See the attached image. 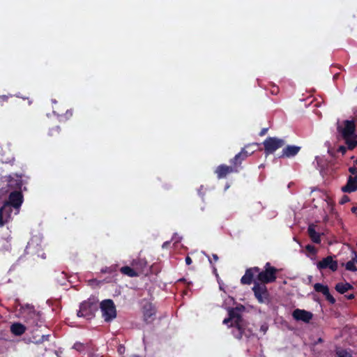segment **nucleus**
I'll use <instances>...</instances> for the list:
<instances>
[{
    "label": "nucleus",
    "instance_id": "2f4dec72",
    "mask_svg": "<svg viewBox=\"0 0 357 357\" xmlns=\"http://www.w3.org/2000/svg\"><path fill=\"white\" fill-rule=\"evenodd\" d=\"M349 172L351 173L354 176H357V167L355 165L349 167Z\"/></svg>",
    "mask_w": 357,
    "mask_h": 357
},
{
    "label": "nucleus",
    "instance_id": "4468645a",
    "mask_svg": "<svg viewBox=\"0 0 357 357\" xmlns=\"http://www.w3.org/2000/svg\"><path fill=\"white\" fill-rule=\"evenodd\" d=\"M155 313V307L151 303H148L144 305V320L146 324H151L154 321Z\"/></svg>",
    "mask_w": 357,
    "mask_h": 357
},
{
    "label": "nucleus",
    "instance_id": "7c9ffc66",
    "mask_svg": "<svg viewBox=\"0 0 357 357\" xmlns=\"http://www.w3.org/2000/svg\"><path fill=\"white\" fill-rule=\"evenodd\" d=\"M8 96L6 95L0 96V106H3L4 102H7L8 100Z\"/></svg>",
    "mask_w": 357,
    "mask_h": 357
},
{
    "label": "nucleus",
    "instance_id": "f8f14e48",
    "mask_svg": "<svg viewBox=\"0 0 357 357\" xmlns=\"http://www.w3.org/2000/svg\"><path fill=\"white\" fill-rule=\"evenodd\" d=\"M317 266L320 271L328 268L333 272H335L337 270L338 264L337 261L333 260L332 256H328L319 261Z\"/></svg>",
    "mask_w": 357,
    "mask_h": 357
},
{
    "label": "nucleus",
    "instance_id": "3c124183",
    "mask_svg": "<svg viewBox=\"0 0 357 357\" xmlns=\"http://www.w3.org/2000/svg\"><path fill=\"white\" fill-rule=\"evenodd\" d=\"M356 167H357V158H356V160L354 161V165Z\"/></svg>",
    "mask_w": 357,
    "mask_h": 357
},
{
    "label": "nucleus",
    "instance_id": "c03bdc74",
    "mask_svg": "<svg viewBox=\"0 0 357 357\" xmlns=\"http://www.w3.org/2000/svg\"><path fill=\"white\" fill-rule=\"evenodd\" d=\"M257 145H258V144H257ZM257 146H251L250 149H248V150L249 151H251L252 150H255V151H256V148H257Z\"/></svg>",
    "mask_w": 357,
    "mask_h": 357
},
{
    "label": "nucleus",
    "instance_id": "473e14b6",
    "mask_svg": "<svg viewBox=\"0 0 357 357\" xmlns=\"http://www.w3.org/2000/svg\"><path fill=\"white\" fill-rule=\"evenodd\" d=\"M350 201L349 197L347 195H343L341 199L340 200V204H344Z\"/></svg>",
    "mask_w": 357,
    "mask_h": 357
},
{
    "label": "nucleus",
    "instance_id": "0eeeda50",
    "mask_svg": "<svg viewBox=\"0 0 357 357\" xmlns=\"http://www.w3.org/2000/svg\"><path fill=\"white\" fill-rule=\"evenodd\" d=\"M100 308L105 321H111L116 317V307L112 300L106 299L102 301L100 304Z\"/></svg>",
    "mask_w": 357,
    "mask_h": 357
},
{
    "label": "nucleus",
    "instance_id": "dca6fc26",
    "mask_svg": "<svg viewBox=\"0 0 357 357\" xmlns=\"http://www.w3.org/2000/svg\"><path fill=\"white\" fill-rule=\"evenodd\" d=\"M314 289L317 292L321 293L330 303L334 304L335 303V299L330 294L329 288L327 285H324L321 283H316L314 284Z\"/></svg>",
    "mask_w": 357,
    "mask_h": 357
},
{
    "label": "nucleus",
    "instance_id": "39448f33",
    "mask_svg": "<svg viewBox=\"0 0 357 357\" xmlns=\"http://www.w3.org/2000/svg\"><path fill=\"white\" fill-rule=\"evenodd\" d=\"M278 270L271 265L269 262H267L265 264L264 270L261 271H259L257 276V280L260 284H268L272 283L276 280L277 276L276 274Z\"/></svg>",
    "mask_w": 357,
    "mask_h": 357
},
{
    "label": "nucleus",
    "instance_id": "f257e3e1",
    "mask_svg": "<svg viewBox=\"0 0 357 357\" xmlns=\"http://www.w3.org/2000/svg\"><path fill=\"white\" fill-rule=\"evenodd\" d=\"M337 130L344 140L349 150H353L357 146V135L356 123L354 120H345L342 126L337 125Z\"/></svg>",
    "mask_w": 357,
    "mask_h": 357
},
{
    "label": "nucleus",
    "instance_id": "f3484780",
    "mask_svg": "<svg viewBox=\"0 0 357 357\" xmlns=\"http://www.w3.org/2000/svg\"><path fill=\"white\" fill-rule=\"evenodd\" d=\"M293 318L296 321L308 323L312 318V314L305 310L296 309L292 313Z\"/></svg>",
    "mask_w": 357,
    "mask_h": 357
},
{
    "label": "nucleus",
    "instance_id": "603ef678",
    "mask_svg": "<svg viewBox=\"0 0 357 357\" xmlns=\"http://www.w3.org/2000/svg\"><path fill=\"white\" fill-rule=\"evenodd\" d=\"M337 76H338V74L335 75H334V78L337 77Z\"/></svg>",
    "mask_w": 357,
    "mask_h": 357
},
{
    "label": "nucleus",
    "instance_id": "72a5a7b5",
    "mask_svg": "<svg viewBox=\"0 0 357 357\" xmlns=\"http://www.w3.org/2000/svg\"><path fill=\"white\" fill-rule=\"evenodd\" d=\"M347 149L348 148L345 147L344 146H340L337 149V151L341 153L342 155H344Z\"/></svg>",
    "mask_w": 357,
    "mask_h": 357
},
{
    "label": "nucleus",
    "instance_id": "7ed1b4c3",
    "mask_svg": "<svg viewBox=\"0 0 357 357\" xmlns=\"http://www.w3.org/2000/svg\"><path fill=\"white\" fill-rule=\"evenodd\" d=\"M98 309V301L94 298H90L83 301L79 306L77 316L91 319L95 316V312Z\"/></svg>",
    "mask_w": 357,
    "mask_h": 357
},
{
    "label": "nucleus",
    "instance_id": "6ab92c4d",
    "mask_svg": "<svg viewBox=\"0 0 357 357\" xmlns=\"http://www.w3.org/2000/svg\"><path fill=\"white\" fill-rule=\"evenodd\" d=\"M131 265L139 273V275L145 272L147 273L148 272V263L145 259L137 258L133 259Z\"/></svg>",
    "mask_w": 357,
    "mask_h": 357
},
{
    "label": "nucleus",
    "instance_id": "5fc2aeb1",
    "mask_svg": "<svg viewBox=\"0 0 357 357\" xmlns=\"http://www.w3.org/2000/svg\"><path fill=\"white\" fill-rule=\"evenodd\" d=\"M275 91H276V92H275V93H277V92L278 91V88H276V89H275Z\"/></svg>",
    "mask_w": 357,
    "mask_h": 357
},
{
    "label": "nucleus",
    "instance_id": "bb28decb",
    "mask_svg": "<svg viewBox=\"0 0 357 357\" xmlns=\"http://www.w3.org/2000/svg\"><path fill=\"white\" fill-rule=\"evenodd\" d=\"M61 133V128L59 126H56L50 129L48 135L51 137H58Z\"/></svg>",
    "mask_w": 357,
    "mask_h": 357
},
{
    "label": "nucleus",
    "instance_id": "8fccbe9b",
    "mask_svg": "<svg viewBox=\"0 0 357 357\" xmlns=\"http://www.w3.org/2000/svg\"><path fill=\"white\" fill-rule=\"evenodd\" d=\"M328 153H329L331 155L333 156V153L331 151V150H328Z\"/></svg>",
    "mask_w": 357,
    "mask_h": 357
},
{
    "label": "nucleus",
    "instance_id": "ddd939ff",
    "mask_svg": "<svg viewBox=\"0 0 357 357\" xmlns=\"http://www.w3.org/2000/svg\"><path fill=\"white\" fill-rule=\"evenodd\" d=\"M238 169L236 167L231 166H228L226 165H220L217 167L215 170V174H216L218 179L225 178L229 174L231 173H238Z\"/></svg>",
    "mask_w": 357,
    "mask_h": 357
},
{
    "label": "nucleus",
    "instance_id": "cd10ccee",
    "mask_svg": "<svg viewBox=\"0 0 357 357\" xmlns=\"http://www.w3.org/2000/svg\"><path fill=\"white\" fill-rule=\"evenodd\" d=\"M335 354L337 357H353L352 355L348 352L346 349H337Z\"/></svg>",
    "mask_w": 357,
    "mask_h": 357
},
{
    "label": "nucleus",
    "instance_id": "a211bd4d",
    "mask_svg": "<svg viewBox=\"0 0 357 357\" xmlns=\"http://www.w3.org/2000/svg\"><path fill=\"white\" fill-rule=\"evenodd\" d=\"M301 147L296 145H287L283 148L279 158H292L296 155L301 151Z\"/></svg>",
    "mask_w": 357,
    "mask_h": 357
},
{
    "label": "nucleus",
    "instance_id": "f03ea898",
    "mask_svg": "<svg viewBox=\"0 0 357 357\" xmlns=\"http://www.w3.org/2000/svg\"><path fill=\"white\" fill-rule=\"evenodd\" d=\"M229 317L223 320L224 324H228L229 322L230 326L233 327L232 333L237 339H242L243 336L248 337L249 335L245 333L243 327V319L241 315L234 309L229 310Z\"/></svg>",
    "mask_w": 357,
    "mask_h": 357
},
{
    "label": "nucleus",
    "instance_id": "aec40b11",
    "mask_svg": "<svg viewBox=\"0 0 357 357\" xmlns=\"http://www.w3.org/2000/svg\"><path fill=\"white\" fill-rule=\"evenodd\" d=\"M343 192L351 193L357 190V176H349L347 183L341 188Z\"/></svg>",
    "mask_w": 357,
    "mask_h": 357
},
{
    "label": "nucleus",
    "instance_id": "b1692460",
    "mask_svg": "<svg viewBox=\"0 0 357 357\" xmlns=\"http://www.w3.org/2000/svg\"><path fill=\"white\" fill-rule=\"evenodd\" d=\"M335 289L338 293L343 294L348 290L353 289L354 287L348 282H339L336 284Z\"/></svg>",
    "mask_w": 357,
    "mask_h": 357
},
{
    "label": "nucleus",
    "instance_id": "412c9836",
    "mask_svg": "<svg viewBox=\"0 0 357 357\" xmlns=\"http://www.w3.org/2000/svg\"><path fill=\"white\" fill-rule=\"evenodd\" d=\"M12 212L2 205L0 207V228L11 220Z\"/></svg>",
    "mask_w": 357,
    "mask_h": 357
},
{
    "label": "nucleus",
    "instance_id": "9b49d317",
    "mask_svg": "<svg viewBox=\"0 0 357 357\" xmlns=\"http://www.w3.org/2000/svg\"><path fill=\"white\" fill-rule=\"evenodd\" d=\"M252 291L259 303H268L269 302V293L266 284L255 281Z\"/></svg>",
    "mask_w": 357,
    "mask_h": 357
},
{
    "label": "nucleus",
    "instance_id": "a878e982",
    "mask_svg": "<svg viewBox=\"0 0 357 357\" xmlns=\"http://www.w3.org/2000/svg\"><path fill=\"white\" fill-rule=\"evenodd\" d=\"M356 261L354 257L352 259L347 261L345 264V268L347 271L355 272L357 271V267L356 266Z\"/></svg>",
    "mask_w": 357,
    "mask_h": 357
},
{
    "label": "nucleus",
    "instance_id": "20e7f679",
    "mask_svg": "<svg viewBox=\"0 0 357 357\" xmlns=\"http://www.w3.org/2000/svg\"><path fill=\"white\" fill-rule=\"evenodd\" d=\"M8 193H9L8 199L3 202V205L11 212H13V209H15L16 213H17L24 202L22 191L13 190Z\"/></svg>",
    "mask_w": 357,
    "mask_h": 357
},
{
    "label": "nucleus",
    "instance_id": "4be33fe9",
    "mask_svg": "<svg viewBox=\"0 0 357 357\" xmlns=\"http://www.w3.org/2000/svg\"><path fill=\"white\" fill-rule=\"evenodd\" d=\"M315 227L316 226L314 225H310L307 228V234L312 242L315 243H320L321 236L320 234L316 231Z\"/></svg>",
    "mask_w": 357,
    "mask_h": 357
},
{
    "label": "nucleus",
    "instance_id": "393cba45",
    "mask_svg": "<svg viewBox=\"0 0 357 357\" xmlns=\"http://www.w3.org/2000/svg\"><path fill=\"white\" fill-rule=\"evenodd\" d=\"M120 271L122 274L131 278L139 276V273L135 271L134 267L131 268L130 266H125L120 268Z\"/></svg>",
    "mask_w": 357,
    "mask_h": 357
},
{
    "label": "nucleus",
    "instance_id": "4c0bfd02",
    "mask_svg": "<svg viewBox=\"0 0 357 357\" xmlns=\"http://www.w3.org/2000/svg\"><path fill=\"white\" fill-rule=\"evenodd\" d=\"M212 259L214 261H218V259H219V257L218 256L216 255V254H213L212 255Z\"/></svg>",
    "mask_w": 357,
    "mask_h": 357
},
{
    "label": "nucleus",
    "instance_id": "a19ab883",
    "mask_svg": "<svg viewBox=\"0 0 357 357\" xmlns=\"http://www.w3.org/2000/svg\"><path fill=\"white\" fill-rule=\"evenodd\" d=\"M267 130H268L267 128H263V129L261 130V132H260V133H259V135H260V136H263V135H264L266 133Z\"/></svg>",
    "mask_w": 357,
    "mask_h": 357
},
{
    "label": "nucleus",
    "instance_id": "58836bf2",
    "mask_svg": "<svg viewBox=\"0 0 357 357\" xmlns=\"http://www.w3.org/2000/svg\"><path fill=\"white\" fill-rule=\"evenodd\" d=\"M112 270L111 268H106L105 269H102V273H112Z\"/></svg>",
    "mask_w": 357,
    "mask_h": 357
},
{
    "label": "nucleus",
    "instance_id": "1a4fd4ad",
    "mask_svg": "<svg viewBox=\"0 0 357 357\" xmlns=\"http://www.w3.org/2000/svg\"><path fill=\"white\" fill-rule=\"evenodd\" d=\"M22 174H15L5 176V182H6L7 189L4 192H11L13 190H22L23 186Z\"/></svg>",
    "mask_w": 357,
    "mask_h": 357
},
{
    "label": "nucleus",
    "instance_id": "9d476101",
    "mask_svg": "<svg viewBox=\"0 0 357 357\" xmlns=\"http://www.w3.org/2000/svg\"><path fill=\"white\" fill-rule=\"evenodd\" d=\"M252 146H256L257 143L245 145L238 153H237L233 158L230 160V163L239 170L242 162L255 152V150H252L251 151L247 150Z\"/></svg>",
    "mask_w": 357,
    "mask_h": 357
},
{
    "label": "nucleus",
    "instance_id": "6e6552de",
    "mask_svg": "<svg viewBox=\"0 0 357 357\" xmlns=\"http://www.w3.org/2000/svg\"><path fill=\"white\" fill-rule=\"evenodd\" d=\"M285 140L276 137H268L263 142L266 155L274 153L285 145Z\"/></svg>",
    "mask_w": 357,
    "mask_h": 357
},
{
    "label": "nucleus",
    "instance_id": "a18cd8bd",
    "mask_svg": "<svg viewBox=\"0 0 357 357\" xmlns=\"http://www.w3.org/2000/svg\"><path fill=\"white\" fill-rule=\"evenodd\" d=\"M169 241H166V242H165V243H163V245H162V248H165V247H167V245H169Z\"/></svg>",
    "mask_w": 357,
    "mask_h": 357
},
{
    "label": "nucleus",
    "instance_id": "ea45409f",
    "mask_svg": "<svg viewBox=\"0 0 357 357\" xmlns=\"http://www.w3.org/2000/svg\"><path fill=\"white\" fill-rule=\"evenodd\" d=\"M66 115L67 117H70L73 116V111L72 110H67Z\"/></svg>",
    "mask_w": 357,
    "mask_h": 357
},
{
    "label": "nucleus",
    "instance_id": "de8ad7c7",
    "mask_svg": "<svg viewBox=\"0 0 357 357\" xmlns=\"http://www.w3.org/2000/svg\"><path fill=\"white\" fill-rule=\"evenodd\" d=\"M354 255H355V256L354 257V259H355V261H356V264H357V255H356V253L355 252H354Z\"/></svg>",
    "mask_w": 357,
    "mask_h": 357
},
{
    "label": "nucleus",
    "instance_id": "864d4df0",
    "mask_svg": "<svg viewBox=\"0 0 357 357\" xmlns=\"http://www.w3.org/2000/svg\"><path fill=\"white\" fill-rule=\"evenodd\" d=\"M132 357H139V356L134 355Z\"/></svg>",
    "mask_w": 357,
    "mask_h": 357
},
{
    "label": "nucleus",
    "instance_id": "c85d7f7f",
    "mask_svg": "<svg viewBox=\"0 0 357 357\" xmlns=\"http://www.w3.org/2000/svg\"><path fill=\"white\" fill-rule=\"evenodd\" d=\"M305 250L312 255H314L317 252L315 247L310 244H308L305 246Z\"/></svg>",
    "mask_w": 357,
    "mask_h": 357
},
{
    "label": "nucleus",
    "instance_id": "423d86ee",
    "mask_svg": "<svg viewBox=\"0 0 357 357\" xmlns=\"http://www.w3.org/2000/svg\"><path fill=\"white\" fill-rule=\"evenodd\" d=\"M21 313L22 318L29 326H39L41 325V314L36 311L33 306L26 305V307H23Z\"/></svg>",
    "mask_w": 357,
    "mask_h": 357
},
{
    "label": "nucleus",
    "instance_id": "5701e85b",
    "mask_svg": "<svg viewBox=\"0 0 357 357\" xmlns=\"http://www.w3.org/2000/svg\"><path fill=\"white\" fill-rule=\"evenodd\" d=\"M11 333L17 336L22 335L26 331V327L20 323H14L10 326Z\"/></svg>",
    "mask_w": 357,
    "mask_h": 357
},
{
    "label": "nucleus",
    "instance_id": "e433bc0d",
    "mask_svg": "<svg viewBox=\"0 0 357 357\" xmlns=\"http://www.w3.org/2000/svg\"><path fill=\"white\" fill-rule=\"evenodd\" d=\"M351 211L357 217V206H353L351 209Z\"/></svg>",
    "mask_w": 357,
    "mask_h": 357
},
{
    "label": "nucleus",
    "instance_id": "79ce46f5",
    "mask_svg": "<svg viewBox=\"0 0 357 357\" xmlns=\"http://www.w3.org/2000/svg\"><path fill=\"white\" fill-rule=\"evenodd\" d=\"M267 329H268V327L266 326H265V325H262L261 326V331H262L264 333H266Z\"/></svg>",
    "mask_w": 357,
    "mask_h": 357
},
{
    "label": "nucleus",
    "instance_id": "f704fd0d",
    "mask_svg": "<svg viewBox=\"0 0 357 357\" xmlns=\"http://www.w3.org/2000/svg\"><path fill=\"white\" fill-rule=\"evenodd\" d=\"M73 348L79 351H81L84 349V345L81 343L77 342L74 344Z\"/></svg>",
    "mask_w": 357,
    "mask_h": 357
},
{
    "label": "nucleus",
    "instance_id": "c756f323",
    "mask_svg": "<svg viewBox=\"0 0 357 357\" xmlns=\"http://www.w3.org/2000/svg\"><path fill=\"white\" fill-rule=\"evenodd\" d=\"M50 335H43L41 337L36 341L37 344H40L44 342L45 341L49 340Z\"/></svg>",
    "mask_w": 357,
    "mask_h": 357
},
{
    "label": "nucleus",
    "instance_id": "c9c22d12",
    "mask_svg": "<svg viewBox=\"0 0 357 357\" xmlns=\"http://www.w3.org/2000/svg\"><path fill=\"white\" fill-rule=\"evenodd\" d=\"M185 263L187 265H190L192 263V260L189 256L185 257Z\"/></svg>",
    "mask_w": 357,
    "mask_h": 357
},
{
    "label": "nucleus",
    "instance_id": "09e8293b",
    "mask_svg": "<svg viewBox=\"0 0 357 357\" xmlns=\"http://www.w3.org/2000/svg\"><path fill=\"white\" fill-rule=\"evenodd\" d=\"M208 261H209L210 264H212V263H213L212 259L209 257H208Z\"/></svg>",
    "mask_w": 357,
    "mask_h": 357
},
{
    "label": "nucleus",
    "instance_id": "37998d69",
    "mask_svg": "<svg viewBox=\"0 0 357 357\" xmlns=\"http://www.w3.org/2000/svg\"><path fill=\"white\" fill-rule=\"evenodd\" d=\"M346 297L347 299L351 300V299L354 298V294H351L347 295Z\"/></svg>",
    "mask_w": 357,
    "mask_h": 357
},
{
    "label": "nucleus",
    "instance_id": "2eb2a0df",
    "mask_svg": "<svg viewBox=\"0 0 357 357\" xmlns=\"http://www.w3.org/2000/svg\"><path fill=\"white\" fill-rule=\"evenodd\" d=\"M260 271L257 266L248 268L245 271L244 275L241 279V282L243 284H250L254 282V276Z\"/></svg>",
    "mask_w": 357,
    "mask_h": 357
},
{
    "label": "nucleus",
    "instance_id": "49530a36",
    "mask_svg": "<svg viewBox=\"0 0 357 357\" xmlns=\"http://www.w3.org/2000/svg\"><path fill=\"white\" fill-rule=\"evenodd\" d=\"M213 271L216 275H218L217 268L214 266H213Z\"/></svg>",
    "mask_w": 357,
    "mask_h": 357
}]
</instances>
